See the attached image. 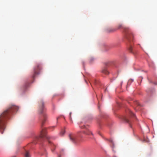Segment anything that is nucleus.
<instances>
[{
  "label": "nucleus",
  "mask_w": 157,
  "mask_h": 157,
  "mask_svg": "<svg viewBox=\"0 0 157 157\" xmlns=\"http://www.w3.org/2000/svg\"><path fill=\"white\" fill-rule=\"evenodd\" d=\"M41 68V65L40 64H38L37 65L34 69V72L33 75V78H34L36 75H38L39 74V71L40 69Z\"/></svg>",
  "instance_id": "obj_4"
},
{
  "label": "nucleus",
  "mask_w": 157,
  "mask_h": 157,
  "mask_svg": "<svg viewBox=\"0 0 157 157\" xmlns=\"http://www.w3.org/2000/svg\"><path fill=\"white\" fill-rule=\"evenodd\" d=\"M1 133H2H2H3V132H1Z\"/></svg>",
  "instance_id": "obj_25"
},
{
  "label": "nucleus",
  "mask_w": 157,
  "mask_h": 157,
  "mask_svg": "<svg viewBox=\"0 0 157 157\" xmlns=\"http://www.w3.org/2000/svg\"><path fill=\"white\" fill-rule=\"evenodd\" d=\"M65 132V130L64 129H63L62 130L61 132H60V135L61 136H63Z\"/></svg>",
  "instance_id": "obj_13"
},
{
  "label": "nucleus",
  "mask_w": 157,
  "mask_h": 157,
  "mask_svg": "<svg viewBox=\"0 0 157 157\" xmlns=\"http://www.w3.org/2000/svg\"><path fill=\"white\" fill-rule=\"evenodd\" d=\"M40 137L41 138H46L47 139H48L49 138L46 134L45 129L42 128L40 134Z\"/></svg>",
  "instance_id": "obj_5"
},
{
  "label": "nucleus",
  "mask_w": 157,
  "mask_h": 157,
  "mask_svg": "<svg viewBox=\"0 0 157 157\" xmlns=\"http://www.w3.org/2000/svg\"><path fill=\"white\" fill-rule=\"evenodd\" d=\"M123 29L125 34V37L126 39L129 41L132 40L133 36L130 29L127 27H124Z\"/></svg>",
  "instance_id": "obj_3"
},
{
  "label": "nucleus",
  "mask_w": 157,
  "mask_h": 157,
  "mask_svg": "<svg viewBox=\"0 0 157 157\" xmlns=\"http://www.w3.org/2000/svg\"><path fill=\"white\" fill-rule=\"evenodd\" d=\"M124 121L127 123H128L130 125V124L131 123V121L130 120L127 119L126 118H124Z\"/></svg>",
  "instance_id": "obj_11"
},
{
  "label": "nucleus",
  "mask_w": 157,
  "mask_h": 157,
  "mask_svg": "<svg viewBox=\"0 0 157 157\" xmlns=\"http://www.w3.org/2000/svg\"><path fill=\"white\" fill-rule=\"evenodd\" d=\"M48 142H49V143H50V141H48Z\"/></svg>",
  "instance_id": "obj_23"
},
{
  "label": "nucleus",
  "mask_w": 157,
  "mask_h": 157,
  "mask_svg": "<svg viewBox=\"0 0 157 157\" xmlns=\"http://www.w3.org/2000/svg\"><path fill=\"white\" fill-rule=\"evenodd\" d=\"M94 60V59L93 58H91L90 59V61L91 62L92 61Z\"/></svg>",
  "instance_id": "obj_17"
},
{
  "label": "nucleus",
  "mask_w": 157,
  "mask_h": 157,
  "mask_svg": "<svg viewBox=\"0 0 157 157\" xmlns=\"http://www.w3.org/2000/svg\"><path fill=\"white\" fill-rule=\"evenodd\" d=\"M54 127L53 126V127H52V128H54Z\"/></svg>",
  "instance_id": "obj_24"
},
{
  "label": "nucleus",
  "mask_w": 157,
  "mask_h": 157,
  "mask_svg": "<svg viewBox=\"0 0 157 157\" xmlns=\"http://www.w3.org/2000/svg\"><path fill=\"white\" fill-rule=\"evenodd\" d=\"M136 104H137V105H140V104H139V103L138 102H136Z\"/></svg>",
  "instance_id": "obj_18"
},
{
  "label": "nucleus",
  "mask_w": 157,
  "mask_h": 157,
  "mask_svg": "<svg viewBox=\"0 0 157 157\" xmlns=\"http://www.w3.org/2000/svg\"><path fill=\"white\" fill-rule=\"evenodd\" d=\"M122 27L121 24H119L117 27V29H119Z\"/></svg>",
  "instance_id": "obj_14"
},
{
  "label": "nucleus",
  "mask_w": 157,
  "mask_h": 157,
  "mask_svg": "<svg viewBox=\"0 0 157 157\" xmlns=\"http://www.w3.org/2000/svg\"><path fill=\"white\" fill-rule=\"evenodd\" d=\"M129 50L130 52L132 53V47H130L129 49Z\"/></svg>",
  "instance_id": "obj_15"
},
{
  "label": "nucleus",
  "mask_w": 157,
  "mask_h": 157,
  "mask_svg": "<svg viewBox=\"0 0 157 157\" xmlns=\"http://www.w3.org/2000/svg\"><path fill=\"white\" fill-rule=\"evenodd\" d=\"M126 112L127 113H128L131 116H133V117H135V115H134V114H133L131 111V110H130L129 109H128L127 110Z\"/></svg>",
  "instance_id": "obj_8"
},
{
  "label": "nucleus",
  "mask_w": 157,
  "mask_h": 157,
  "mask_svg": "<svg viewBox=\"0 0 157 157\" xmlns=\"http://www.w3.org/2000/svg\"><path fill=\"white\" fill-rule=\"evenodd\" d=\"M71 113H70V119L71 120V121H72V119H71Z\"/></svg>",
  "instance_id": "obj_16"
},
{
  "label": "nucleus",
  "mask_w": 157,
  "mask_h": 157,
  "mask_svg": "<svg viewBox=\"0 0 157 157\" xmlns=\"http://www.w3.org/2000/svg\"><path fill=\"white\" fill-rule=\"evenodd\" d=\"M18 108L14 105H10L8 108L5 110L0 115V130H4L7 120L13 113L17 112Z\"/></svg>",
  "instance_id": "obj_1"
},
{
  "label": "nucleus",
  "mask_w": 157,
  "mask_h": 157,
  "mask_svg": "<svg viewBox=\"0 0 157 157\" xmlns=\"http://www.w3.org/2000/svg\"><path fill=\"white\" fill-rule=\"evenodd\" d=\"M102 73L106 75L109 74V72L107 71L106 67H105L103 68L102 70Z\"/></svg>",
  "instance_id": "obj_7"
},
{
  "label": "nucleus",
  "mask_w": 157,
  "mask_h": 157,
  "mask_svg": "<svg viewBox=\"0 0 157 157\" xmlns=\"http://www.w3.org/2000/svg\"><path fill=\"white\" fill-rule=\"evenodd\" d=\"M79 132H78V135L80 137H82V136H80V135H79Z\"/></svg>",
  "instance_id": "obj_20"
},
{
  "label": "nucleus",
  "mask_w": 157,
  "mask_h": 157,
  "mask_svg": "<svg viewBox=\"0 0 157 157\" xmlns=\"http://www.w3.org/2000/svg\"><path fill=\"white\" fill-rule=\"evenodd\" d=\"M83 133L87 135H89L90 134L93 135L92 133L90 131H88L87 132H86L85 131L83 132Z\"/></svg>",
  "instance_id": "obj_12"
},
{
  "label": "nucleus",
  "mask_w": 157,
  "mask_h": 157,
  "mask_svg": "<svg viewBox=\"0 0 157 157\" xmlns=\"http://www.w3.org/2000/svg\"><path fill=\"white\" fill-rule=\"evenodd\" d=\"M109 141L112 144V148H113V151L114 152H116V151H115L114 150V148L115 147L114 146V143H113V141L112 140H109Z\"/></svg>",
  "instance_id": "obj_9"
},
{
  "label": "nucleus",
  "mask_w": 157,
  "mask_h": 157,
  "mask_svg": "<svg viewBox=\"0 0 157 157\" xmlns=\"http://www.w3.org/2000/svg\"><path fill=\"white\" fill-rule=\"evenodd\" d=\"M69 137L71 141L73 142H75L76 140L77 136L75 134H70L69 135Z\"/></svg>",
  "instance_id": "obj_6"
},
{
  "label": "nucleus",
  "mask_w": 157,
  "mask_h": 157,
  "mask_svg": "<svg viewBox=\"0 0 157 157\" xmlns=\"http://www.w3.org/2000/svg\"><path fill=\"white\" fill-rule=\"evenodd\" d=\"M116 30V29H113V30H112V31H115V30Z\"/></svg>",
  "instance_id": "obj_19"
},
{
  "label": "nucleus",
  "mask_w": 157,
  "mask_h": 157,
  "mask_svg": "<svg viewBox=\"0 0 157 157\" xmlns=\"http://www.w3.org/2000/svg\"><path fill=\"white\" fill-rule=\"evenodd\" d=\"M45 109L44 103L42 100H41L39 102V112L40 114H42L41 117L40 119L41 125L42 127L43 126L47 118V114L44 113Z\"/></svg>",
  "instance_id": "obj_2"
},
{
  "label": "nucleus",
  "mask_w": 157,
  "mask_h": 157,
  "mask_svg": "<svg viewBox=\"0 0 157 157\" xmlns=\"http://www.w3.org/2000/svg\"><path fill=\"white\" fill-rule=\"evenodd\" d=\"M58 157H61V155H59Z\"/></svg>",
  "instance_id": "obj_21"
},
{
  "label": "nucleus",
  "mask_w": 157,
  "mask_h": 157,
  "mask_svg": "<svg viewBox=\"0 0 157 157\" xmlns=\"http://www.w3.org/2000/svg\"><path fill=\"white\" fill-rule=\"evenodd\" d=\"M114 157H117L116 156L114 155Z\"/></svg>",
  "instance_id": "obj_22"
},
{
  "label": "nucleus",
  "mask_w": 157,
  "mask_h": 157,
  "mask_svg": "<svg viewBox=\"0 0 157 157\" xmlns=\"http://www.w3.org/2000/svg\"><path fill=\"white\" fill-rule=\"evenodd\" d=\"M25 157H30V155L29 151H25Z\"/></svg>",
  "instance_id": "obj_10"
}]
</instances>
